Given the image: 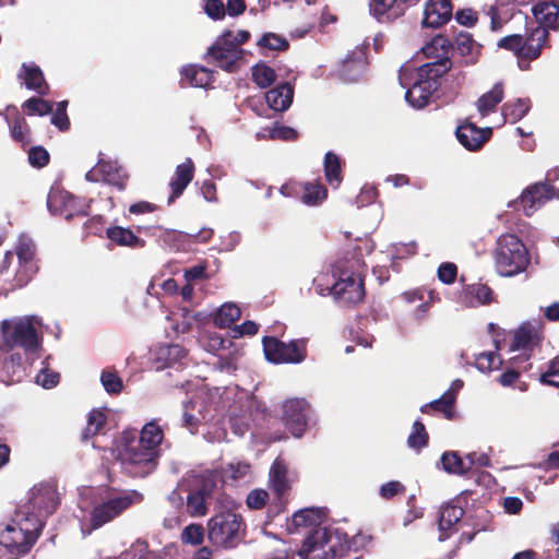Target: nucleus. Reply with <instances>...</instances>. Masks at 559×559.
<instances>
[{
    "instance_id": "nucleus-1",
    "label": "nucleus",
    "mask_w": 559,
    "mask_h": 559,
    "mask_svg": "<svg viewBox=\"0 0 559 559\" xmlns=\"http://www.w3.org/2000/svg\"><path fill=\"white\" fill-rule=\"evenodd\" d=\"M366 536L358 534L352 540H342L340 535L325 527L312 530L302 542L299 555L308 558L313 555L319 559H336L347 556L350 551L357 552L365 545Z\"/></svg>"
},
{
    "instance_id": "nucleus-2",
    "label": "nucleus",
    "mask_w": 559,
    "mask_h": 559,
    "mask_svg": "<svg viewBox=\"0 0 559 559\" xmlns=\"http://www.w3.org/2000/svg\"><path fill=\"white\" fill-rule=\"evenodd\" d=\"M0 333L1 348L7 352L20 348L25 353L34 354L41 345V338L35 328V317L26 316L3 320L0 324Z\"/></svg>"
},
{
    "instance_id": "nucleus-3",
    "label": "nucleus",
    "mask_w": 559,
    "mask_h": 559,
    "mask_svg": "<svg viewBox=\"0 0 559 559\" xmlns=\"http://www.w3.org/2000/svg\"><path fill=\"white\" fill-rule=\"evenodd\" d=\"M493 258L497 272L506 277L522 273L530 264L528 251L514 234H504L498 238Z\"/></svg>"
},
{
    "instance_id": "nucleus-4",
    "label": "nucleus",
    "mask_w": 559,
    "mask_h": 559,
    "mask_svg": "<svg viewBox=\"0 0 559 559\" xmlns=\"http://www.w3.org/2000/svg\"><path fill=\"white\" fill-rule=\"evenodd\" d=\"M207 538L217 547L233 549L245 538L246 523L241 514L227 510L207 521Z\"/></svg>"
},
{
    "instance_id": "nucleus-5",
    "label": "nucleus",
    "mask_w": 559,
    "mask_h": 559,
    "mask_svg": "<svg viewBox=\"0 0 559 559\" xmlns=\"http://www.w3.org/2000/svg\"><path fill=\"white\" fill-rule=\"evenodd\" d=\"M122 440L123 447L119 452V457L131 474L144 477L156 468L159 451L151 447L146 448L135 440L128 441L126 432H123Z\"/></svg>"
},
{
    "instance_id": "nucleus-6",
    "label": "nucleus",
    "mask_w": 559,
    "mask_h": 559,
    "mask_svg": "<svg viewBox=\"0 0 559 559\" xmlns=\"http://www.w3.org/2000/svg\"><path fill=\"white\" fill-rule=\"evenodd\" d=\"M263 352L265 358L274 364H299L307 356V340H293L289 343L274 336H264Z\"/></svg>"
},
{
    "instance_id": "nucleus-7",
    "label": "nucleus",
    "mask_w": 559,
    "mask_h": 559,
    "mask_svg": "<svg viewBox=\"0 0 559 559\" xmlns=\"http://www.w3.org/2000/svg\"><path fill=\"white\" fill-rule=\"evenodd\" d=\"M142 496L136 491L112 497L93 508L90 515L91 530H97L119 516L133 503L140 501Z\"/></svg>"
},
{
    "instance_id": "nucleus-8",
    "label": "nucleus",
    "mask_w": 559,
    "mask_h": 559,
    "mask_svg": "<svg viewBox=\"0 0 559 559\" xmlns=\"http://www.w3.org/2000/svg\"><path fill=\"white\" fill-rule=\"evenodd\" d=\"M231 31L224 32L216 38L214 44L209 47L206 57L211 62L222 70L234 73L239 68V61L242 59L243 50L236 49L229 41Z\"/></svg>"
},
{
    "instance_id": "nucleus-9",
    "label": "nucleus",
    "mask_w": 559,
    "mask_h": 559,
    "mask_svg": "<svg viewBox=\"0 0 559 559\" xmlns=\"http://www.w3.org/2000/svg\"><path fill=\"white\" fill-rule=\"evenodd\" d=\"M270 488L275 495L274 501L269 506V513L277 515L286 509L287 500L285 496L292 488L288 479V468L285 461L276 457L271 465L269 473Z\"/></svg>"
},
{
    "instance_id": "nucleus-10",
    "label": "nucleus",
    "mask_w": 559,
    "mask_h": 559,
    "mask_svg": "<svg viewBox=\"0 0 559 559\" xmlns=\"http://www.w3.org/2000/svg\"><path fill=\"white\" fill-rule=\"evenodd\" d=\"M310 404L305 399H290L283 404L282 421L294 437H301L308 426Z\"/></svg>"
},
{
    "instance_id": "nucleus-11",
    "label": "nucleus",
    "mask_w": 559,
    "mask_h": 559,
    "mask_svg": "<svg viewBox=\"0 0 559 559\" xmlns=\"http://www.w3.org/2000/svg\"><path fill=\"white\" fill-rule=\"evenodd\" d=\"M338 280L332 287L334 296L344 305H356L365 297L364 280L354 272L338 270Z\"/></svg>"
},
{
    "instance_id": "nucleus-12",
    "label": "nucleus",
    "mask_w": 559,
    "mask_h": 559,
    "mask_svg": "<svg viewBox=\"0 0 559 559\" xmlns=\"http://www.w3.org/2000/svg\"><path fill=\"white\" fill-rule=\"evenodd\" d=\"M59 503L60 497L56 485L39 484L32 488L25 507L46 519L57 510Z\"/></svg>"
},
{
    "instance_id": "nucleus-13",
    "label": "nucleus",
    "mask_w": 559,
    "mask_h": 559,
    "mask_svg": "<svg viewBox=\"0 0 559 559\" xmlns=\"http://www.w3.org/2000/svg\"><path fill=\"white\" fill-rule=\"evenodd\" d=\"M556 197V188L549 181H538L526 189L520 195L519 202L526 216L533 215L536 210Z\"/></svg>"
},
{
    "instance_id": "nucleus-14",
    "label": "nucleus",
    "mask_w": 559,
    "mask_h": 559,
    "mask_svg": "<svg viewBox=\"0 0 559 559\" xmlns=\"http://www.w3.org/2000/svg\"><path fill=\"white\" fill-rule=\"evenodd\" d=\"M0 545L5 548L12 559H17L27 555L35 542L11 522L0 531Z\"/></svg>"
},
{
    "instance_id": "nucleus-15",
    "label": "nucleus",
    "mask_w": 559,
    "mask_h": 559,
    "mask_svg": "<svg viewBox=\"0 0 559 559\" xmlns=\"http://www.w3.org/2000/svg\"><path fill=\"white\" fill-rule=\"evenodd\" d=\"M457 141L468 151L480 150L492 135V129L478 128L474 122L466 119L455 131Z\"/></svg>"
},
{
    "instance_id": "nucleus-16",
    "label": "nucleus",
    "mask_w": 559,
    "mask_h": 559,
    "mask_svg": "<svg viewBox=\"0 0 559 559\" xmlns=\"http://www.w3.org/2000/svg\"><path fill=\"white\" fill-rule=\"evenodd\" d=\"M453 15L451 0H428L424 8L421 25L424 27L439 28L447 24Z\"/></svg>"
},
{
    "instance_id": "nucleus-17",
    "label": "nucleus",
    "mask_w": 559,
    "mask_h": 559,
    "mask_svg": "<svg viewBox=\"0 0 559 559\" xmlns=\"http://www.w3.org/2000/svg\"><path fill=\"white\" fill-rule=\"evenodd\" d=\"M440 85L441 83H437V81L431 83L418 76L416 82L406 91L405 99L412 107L421 109L429 104L430 98L439 90Z\"/></svg>"
},
{
    "instance_id": "nucleus-18",
    "label": "nucleus",
    "mask_w": 559,
    "mask_h": 559,
    "mask_svg": "<svg viewBox=\"0 0 559 559\" xmlns=\"http://www.w3.org/2000/svg\"><path fill=\"white\" fill-rule=\"evenodd\" d=\"M11 522L35 543L45 526V519L25 506L16 511L15 518Z\"/></svg>"
},
{
    "instance_id": "nucleus-19",
    "label": "nucleus",
    "mask_w": 559,
    "mask_h": 559,
    "mask_svg": "<svg viewBox=\"0 0 559 559\" xmlns=\"http://www.w3.org/2000/svg\"><path fill=\"white\" fill-rule=\"evenodd\" d=\"M194 164L191 158H187L183 163L177 165L175 175L169 182L171 193L168 197V204L174 203L183 193L194 178Z\"/></svg>"
},
{
    "instance_id": "nucleus-20",
    "label": "nucleus",
    "mask_w": 559,
    "mask_h": 559,
    "mask_svg": "<svg viewBox=\"0 0 559 559\" xmlns=\"http://www.w3.org/2000/svg\"><path fill=\"white\" fill-rule=\"evenodd\" d=\"M106 237L111 243L118 247L142 249L146 246V241L135 235L129 227L111 225L106 228Z\"/></svg>"
},
{
    "instance_id": "nucleus-21",
    "label": "nucleus",
    "mask_w": 559,
    "mask_h": 559,
    "mask_svg": "<svg viewBox=\"0 0 559 559\" xmlns=\"http://www.w3.org/2000/svg\"><path fill=\"white\" fill-rule=\"evenodd\" d=\"M370 12L380 23H389L405 13L402 0H371Z\"/></svg>"
},
{
    "instance_id": "nucleus-22",
    "label": "nucleus",
    "mask_w": 559,
    "mask_h": 559,
    "mask_svg": "<svg viewBox=\"0 0 559 559\" xmlns=\"http://www.w3.org/2000/svg\"><path fill=\"white\" fill-rule=\"evenodd\" d=\"M214 484L210 480H203L199 486L192 489L187 497V509L192 516L205 515L207 511L205 499L210 497Z\"/></svg>"
},
{
    "instance_id": "nucleus-23",
    "label": "nucleus",
    "mask_w": 559,
    "mask_h": 559,
    "mask_svg": "<svg viewBox=\"0 0 559 559\" xmlns=\"http://www.w3.org/2000/svg\"><path fill=\"white\" fill-rule=\"evenodd\" d=\"M548 35L547 28L536 26L525 38L523 37L522 60L537 59L542 53L543 46L548 40Z\"/></svg>"
},
{
    "instance_id": "nucleus-24",
    "label": "nucleus",
    "mask_w": 559,
    "mask_h": 559,
    "mask_svg": "<svg viewBox=\"0 0 559 559\" xmlns=\"http://www.w3.org/2000/svg\"><path fill=\"white\" fill-rule=\"evenodd\" d=\"M465 462L456 451H447L441 455V464L448 474L466 475L475 465V453H468Z\"/></svg>"
},
{
    "instance_id": "nucleus-25",
    "label": "nucleus",
    "mask_w": 559,
    "mask_h": 559,
    "mask_svg": "<svg viewBox=\"0 0 559 559\" xmlns=\"http://www.w3.org/2000/svg\"><path fill=\"white\" fill-rule=\"evenodd\" d=\"M294 98V87L289 83H282L265 93V99L270 108L275 111L287 110Z\"/></svg>"
},
{
    "instance_id": "nucleus-26",
    "label": "nucleus",
    "mask_w": 559,
    "mask_h": 559,
    "mask_svg": "<svg viewBox=\"0 0 559 559\" xmlns=\"http://www.w3.org/2000/svg\"><path fill=\"white\" fill-rule=\"evenodd\" d=\"M367 62L362 51L353 52L345 58L338 69L340 76L346 82H356L366 69Z\"/></svg>"
},
{
    "instance_id": "nucleus-27",
    "label": "nucleus",
    "mask_w": 559,
    "mask_h": 559,
    "mask_svg": "<svg viewBox=\"0 0 559 559\" xmlns=\"http://www.w3.org/2000/svg\"><path fill=\"white\" fill-rule=\"evenodd\" d=\"M532 13L536 20L543 24L542 27L557 28L559 17V1L548 0L538 1L533 8Z\"/></svg>"
},
{
    "instance_id": "nucleus-28",
    "label": "nucleus",
    "mask_w": 559,
    "mask_h": 559,
    "mask_svg": "<svg viewBox=\"0 0 559 559\" xmlns=\"http://www.w3.org/2000/svg\"><path fill=\"white\" fill-rule=\"evenodd\" d=\"M452 68V60L448 56H443L433 61L427 62L420 66L417 70V76L423 78L427 81H437L440 83V79L448 73Z\"/></svg>"
},
{
    "instance_id": "nucleus-29",
    "label": "nucleus",
    "mask_w": 559,
    "mask_h": 559,
    "mask_svg": "<svg viewBox=\"0 0 559 559\" xmlns=\"http://www.w3.org/2000/svg\"><path fill=\"white\" fill-rule=\"evenodd\" d=\"M15 115L13 118L5 117V120L9 124L10 135L14 142L19 143L22 148H26L32 142V131L31 128L22 117L16 108H14Z\"/></svg>"
},
{
    "instance_id": "nucleus-30",
    "label": "nucleus",
    "mask_w": 559,
    "mask_h": 559,
    "mask_svg": "<svg viewBox=\"0 0 559 559\" xmlns=\"http://www.w3.org/2000/svg\"><path fill=\"white\" fill-rule=\"evenodd\" d=\"M63 201V209L59 210V213L64 216L67 221H71L74 217H83L88 215L90 205L85 204L84 206L76 209L78 199L71 194H67L64 197H60ZM59 201L58 197H51L48 199V207L51 212H56L58 209L56 207V203Z\"/></svg>"
},
{
    "instance_id": "nucleus-31",
    "label": "nucleus",
    "mask_w": 559,
    "mask_h": 559,
    "mask_svg": "<svg viewBox=\"0 0 559 559\" xmlns=\"http://www.w3.org/2000/svg\"><path fill=\"white\" fill-rule=\"evenodd\" d=\"M455 393L451 390H448L441 395V397L423 405L420 407V412L423 414H430V411L432 409L437 413L443 414L444 418L448 420H452L455 418Z\"/></svg>"
},
{
    "instance_id": "nucleus-32",
    "label": "nucleus",
    "mask_w": 559,
    "mask_h": 559,
    "mask_svg": "<svg viewBox=\"0 0 559 559\" xmlns=\"http://www.w3.org/2000/svg\"><path fill=\"white\" fill-rule=\"evenodd\" d=\"M504 96V88L501 82L496 83L490 91L483 94L476 102V107L481 117L488 116L496 110Z\"/></svg>"
},
{
    "instance_id": "nucleus-33",
    "label": "nucleus",
    "mask_w": 559,
    "mask_h": 559,
    "mask_svg": "<svg viewBox=\"0 0 559 559\" xmlns=\"http://www.w3.org/2000/svg\"><path fill=\"white\" fill-rule=\"evenodd\" d=\"M539 340L540 338L537 330L528 324H523L514 332L511 349L532 350L535 346L538 345Z\"/></svg>"
},
{
    "instance_id": "nucleus-34",
    "label": "nucleus",
    "mask_w": 559,
    "mask_h": 559,
    "mask_svg": "<svg viewBox=\"0 0 559 559\" xmlns=\"http://www.w3.org/2000/svg\"><path fill=\"white\" fill-rule=\"evenodd\" d=\"M181 74L193 87H206L214 81V71L205 67L190 64L182 68Z\"/></svg>"
},
{
    "instance_id": "nucleus-35",
    "label": "nucleus",
    "mask_w": 559,
    "mask_h": 559,
    "mask_svg": "<svg viewBox=\"0 0 559 559\" xmlns=\"http://www.w3.org/2000/svg\"><path fill=\"white\" fill-rule=\"evenodd\" d=\"M213 234V229L211 228H201L195 233L171 230L168 233V236L181 243V246H179L178 249L182 248L183 250H186V245L190 247L191 245L195 243L209 242L212 239Z\"/></svg>"
},
{
    "instance_id": "nucleus-36",
    "label": "nucleus",
    "mask_w": 559,
    "mask_h": 559,
    "mask_svg": "<svg viewBox=\"0 0 559 559\" xmlns=\"http://www.w3.org/2000/svg\"><path fill=\"white\" fill-rule=\"evenodd\" d=\"M324 176L333 188H337L343 181V162L338 155L328 152L324 156Z\"/></svg>"
},
{
    "instance_id": "nucleus-37",
    "label": "nucleus",
    "mask_w": 559,
    "mask_h": 559,
    "mask_svg": "<svg viewBox=\"0 0 559 559\" xmlns=\"http://www.w3.org/2000/svg\"><path fill=\"white\" fill-rule=\"evenodd\" d=\"M98 171L100 173V177L104 182L116 187L119 191H123L126 189L129 176L121 174L111 163L99 160Z\"/></svg>"
},
{
    "instance_id": "nucleus-38",
    "label": "nucleus",
    "mask_w": 559,
    "mask_h": 559,
    "mask_svg": "<svg viewBox=\"0 0 559 559\" xmlns=\"http://www.w3.org/2000/svg\"><path fill=\"white\" fill-rule=\"evenodd\" d=\"M531 109L530 98H518L502 106V116L506 122L515 123L526 116Z\"/></svg>"
},
{
    "instance_id": "nucleus-39",
    "label": "nucleus",
    "mask_w": 559,
    "mask_h": 559,
    "mask_svg": "<svg viewBox=\"0 0 559 559\" xmlns=\"http://www.w3.org/2000/svg\"><path fill=\"white\" fill-rule=\"evenodd\" d=\"M164 439V431L156 420L145 424L141 430L139 442L146 448L151 447L160 452V443Z\"/></svg>"
},
{
    "instance_id": "nucleus-40",
    "label": "nucleus",
    "mask_w": 559,
    "mask_h": 559,
    "mask_svg": "<svg viewBox=\"0 0 559 559\" xmlns=\"http://www.w3.org/2000/svg\"><path fill=\"white\" fill-rule=\"evenodd\" d=\"M301 201L307 205H318L328 198L326 188L319 181L301 183Z\"/></svg>"
},
{
    "instance_id": "nucleus-41",
    "label": "nucleus",
    "mask_w": 559,
    "mask_h": 559,
    "mask_svg": "<svg viewBox=\"0 0 559 559\" xmlns=\"http://www.w3.org/2000/svg\"><path fill=\"white\" fill-rule=\"evenodd\" d=\"M241 310L235 304H224L217 310L214 322L218 328H228L240 319Z\"/></svg>"
},
{
    "instance_id": "nucleus-42",
    "label": "nucleus",
    "mask_w": 559,
    "mask_h": 559,
    "mask_svg": "<svg viewBox=\"0 0 559 559\" xmlns=\"http://www.w3.org/2000/svg\"><path fill=\"white\" fill-rule=\"evenodd\" d=\"M452 46V41L443 36L437 35L435 36L429 44L423 47V52L427 58H441L447 56L450 47Z\"/></svg>"
},
{
    "instance_id": "nucleus-43",
    "label": "nucleus",
    "mask_w": 559,
    "mask_h": 559,
    "mask_svg": "<svg viewBox=\"0 0 559 559\" xmlns=\"http://www.w3.org/2000/svg\"><path fill=\"white\" fill-rule=\"evenodd\" d=\"M23 70H24V84L25 86L28 88V90H34L36 92H38L39 94H44L45 92L43 91V87L44 85H46L45 83V78H44V73L43 71L40 70L39 67L37 66H26V64H23Z\"/></svg>"
},
{
    "instance_id": "nucleus-44",
    "label": "nucleus",
    "mask_w": 559,
    "mask_h": 559,
    "mask_svg": "<svg viewBox=\"0 0 559 559\" xmlns=\"http://www.w3.org/2000/svg\"><path fill=\"white\" fill-rule=\"evenodd\" d=\"M276 72L265 63L252 67V81L261 88L271 86L276 81Z\"/></svg>"
},
{
    "instance_id": "nucleus-45",
    "label": "nucleus",
    "mask_w": 559,
    "mask_h": 559,
    "mask_svg": "<svg viewBox=\"0 0 559 559\" xmlns=\"http://www.w3.org/2000/svg\"><path fill=\"white\" fill-rule=\"evenodd\" d=\"M457 51L462 57H469L468 62H474L473 51L475 49V40L473 35L467 32H460L456 36L452 46L450 47Z\"/></svg>"
},
{
    "instance_id": "nucleus-46",
    "label": "nucleus",
    "mask_w": 559,
    "mask_h": 559,
    "mask_svg": "<svg viewBox=\"0 0 559 559\" xmlns=\"http://www.w3.org/2000/svg\"><path fill=\"white\" fill-rule=\"evenodd\" d=\"M429 435L426 430L425 425L420 420H416L413 424L412 432L407 438V444L411 449L420 451L428 445Z\"/></svg>"
},
{
    "instance_id": "nucleus-47",
    "label": "nucleus",
    "mask_w": 559,
    "mask_h": 559,
    "mask_svg": "<svg viewBox=\"0 0 559 559\" xmlns=\"http://www.w3.org/2000/svg\"><path fill=\"white\" fill-rule=\"evenodd\" d=\"M464 515V510L461 507L448 504L442 508L439 518L440 530H450L455 525Z\"/></svg>"
},
{
    "instance_id": "nucleus-48",
    "label": "nucleus",
    "mask_w": 559,
    "mask_h": 559,
    "mask_svg": "<svg viewBox=\"0 0 559 559\" xmlns=\"http://www.w3.org/2000/svg\"><path fill=\"white\" fill-rule=\"evenodd\" d=\"M22 108L28 116H46L52 112V104L50 102L35 96L25 100Z\"/></svg>"
},
{
    "instance_id": "nucleus-49",
    "label": "nucleus",
    "mask_w": 559,
    "mask_h": 559,
    "mask_svg": "<svg viewBox=\"0 0 559 559\" xmlns=\"http://www.w3.org/2000/svg\"><path fill=\"white\" fill-rule=\"evenodd\" d=\"M320 521L321 513L316 508H305L293 515V523L296 527L317 525Z\"/></svg>"
},
{
    "instance_id": "nucleus-50",
    "label": "nucleus",
    "mask_w": 559,
    "mask_h": 559,
    "mask_svg": "<svg viewBox=\"0 0 559 559\" xmlns=\"http://www.w3.org/2000/svg\"><path fill=\"white\" fill-rule=\"evenodd\" d=\"M205 530L202 524L191 523L187 525L181 533V542L192 546H199L203 543Z\"/></svg>"
},
{
    "instance_id": "nucleus-51",
    "label": "nucleus",
    "mask_w": 559,
    "mask_h": 559,
    "mask_svg": "<svg viewBox=\"0 0 559 559\" xmlns=\"http://www.w3.org/2000/svg\"><path fill=\"white\" fill-rule=\"evenodd\" d=\"M261 48H267L270 50L285 51L289 48V43L285 37H282L274 33L264 34L258 41Z\"/></svg>"
},
{
    "instance_id": "nucleus-52",
    "label": "nucleus",
    "mask_w": 559,
    "mask_h": 559,
    "mask_svg": "<svg viewBox=\"0 0 559 559\" xmlns=\"http://www.w3.org/2000/svg\"><path fill=\"white\" fill-rule=\"evenodd\" d=\"M106 424V415L98 409H93L87 419V426L83 433V439L97 435Z\"/></svg>"
},
{
    "instance_id": "nucleus-53",
    "label": "nucleus",
    "mask_w": 559,
    "mask_h": 559,
    "mask_svg": "<svg viewBox=\"0 0 559 559\" xmlns=\"http://www.w3.org/2000/svg\"><path fill=\"white\" fill-rule=\"evenodd\" d=\"M100 382L109 394H118L123 389L122 380L116 371L107 369L103 370L100 374Z\"/></svg>"
},
{
    "instance_id": "nucleus-54",
    "label": "nucleus",
    "mask_w": 559,
    "mask_h": 559,
    "mask_svg": "<svg viewBox=\"0 0 559 559\" xmlns=\"http://www.w3.org/2000/svg\"><path fill=\"white\" fill-rule=\"evenodd\" d=\"M187 355L186 349L179 344H169L160 347L157 357L164 359L166 366H170L173 362L183 358Z\"/></svg>"
},
{
    "instance_id": "nucleus-55",
    "label": "nucleus",
    "mask_w": 559,
    "mask_h": 559,
    "mask_svg": "<svg viewBox=\"0 0 559 559\" xmlns=\"http://www.w3.org/2000/svg\"><path fill=\"white\" fill-rule=\"evenodd\" d=\"M467 292L477 299L480 305H489L493 301L492 289L484 283H476L468 286Z\"/></svg>"
},
{
    "instance_id": "nucleus-56",
    "label": "nucleus",
    "mask_w": 559,
    "mask_h": 559,
    "mask_svg": "<svg viewBox=\"0 0 559 559\" xmlns=\"http://www.w3.org/2000/svg\"><path fill=\"white\" fill-rule=\"evenodd\" d=\"M402 297L406 302H409V304L415 302L416 300L423 301V304H420L416 310L418 318H424L426 312L430 308V304L428 301H424L425 290L421 288L404 292L402 294Z\"/></svg>"
},
{
    "instance_id": "nucleus-57",
    "label": "nucleus",
    "mask_w": 559,
    "mask_h": 559,
    "mask_svg": "<svg viewBox=\"0 0 559 559\" xmlns=\"http://www.w3.org/2000/svg\"><path fill=\"white\" fill-rule=\"evenodd\" d=\"M539 381L543 384L559 388V355L549 361L548 369L540 374Z\"/></svg>"
},
{
    "instance_id": "nucleus-58",
    "label": "nucleus",
    "mask_w": 559,
    "mask_h": 559,
    "mask_svg": "<svg viewBox=\"0 0 559 559\" xmlns=\"http://www.w3.org/2000/svg\"><path fill=\"white\" fill-rule=\"evenodd\" d=\"M28 163L35 168H43L49 164L50 155L44 146H32L28 150Z\"/></svg>"
},
{
    "instance_id": "nucleus-59",
    "label": "nucleus",
    "mask_w": 559,
    "mask_h": 559,
    "mask_svg": "<svg viewBox=\"0 0 559 559\" xmlns=\"http://www.w3.org/2000/svg\"><path fill=\"white\" fill-rule=\"evenodd\" d=\"M250 464L247 462L239 461L235 463H228L223 468V474L227 478L238 480L243 478L250 472Z\"/></svg>"
},
{
    "instance_id": "nucleus-60",
    "label": "nucleus",
    "mask_w": 559,
    "mask_h": 559,
    "mask_svg": "<svg viewBox=\"0 0 559 559\" xmlns=\"http://www.w3.org/2000/svg\"><path fill=\"white\" fill-rule=\"evenodd\" d=\"M498 46L506 50H510L516 55V57L522 60V49H523V36L519 34H513L501 38L498 41Z\"/></svg>"
},
{
    "instance_id": "nucleus-61",
    "label": "nucleus",
    "mask_w": 559,
    "mask_h": 559,
    "mask_svg": "<svg viewBox=\"0 0 559 559\" xmlns=\"http://www.w3.org/2000/svg\"><path fill=\"white\" fill-rule=\"evenodd\" d=\"M269 134L263 135L271 140L295 141L298 138V132L287 126H275L267 130Z\"/></svg>"
},
{
    "instance_id": "nucleus-62",
    "label": "nucleus",
    "mask_w": 559,
    "mask_h": 559,
    "mask_svg": "<svg viewBox=\"0 0 559 559\" xmlns=\"http://www.w3.org/2000/svg\"><path fill=\"white\" fill-rule=\"evenodd\" d=\"M269 492L264 489H253L251 490L246 499V503L251 510H261L266 506L269 501Z\"/></svg>"
},
{
    "instance_id": "nucleus-63",
    "label": "nucleus",
    "mask_w": 559,
    "mask_h": 559,
    "mask_svg": "<svg viewBox=\"0 0 559 559\" xmlns=\"http://www.w3.org/2000/svg\"><path fill=\"white\" fill-rule=\"evenodd\" d=\"M36 246L32 239L21 238L16 246L17 258L23 262H29L34 259Z\"/></svg>"
},
{
    "instance_id": "nucleus-64",
    "label": "nucleus",
    "mask_w": 559,
    "mask_h": 559,
    "mask_svg": "<svg viewBox=\"0 0 559 559\" xmlns=\"http://www.w3.org/2000/svg\"><path fill=\"white\" fill-rule=\"evenodd\" d=\"M496 360H499V364H501L500 357L495 352L480 353L476 357V367L483 372L491 371L498 368Z\"/></svg>"
}]
</instances>
